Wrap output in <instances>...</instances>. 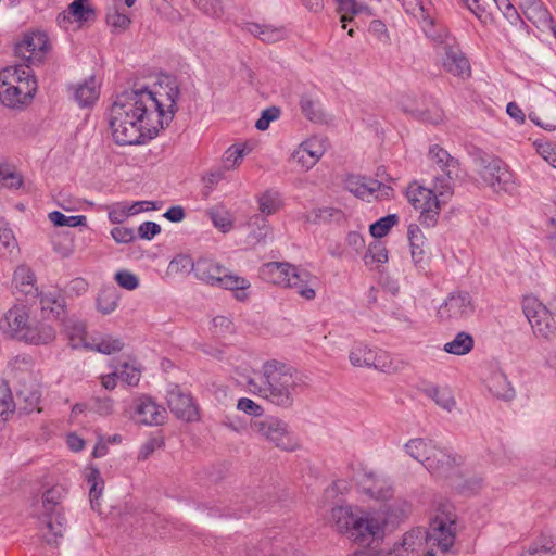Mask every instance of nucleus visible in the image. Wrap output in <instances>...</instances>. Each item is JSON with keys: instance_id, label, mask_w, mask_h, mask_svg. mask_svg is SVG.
Here are the masks:
<instances>
[{"instance_id": "nucleus-1", "label": "nucleus", "mask_w": 556, "mask_h": 556, "mask_svg": "<svg viewBox=\"0 0 556 556\" xmlns=\"http://www.w3.org/2000/svg\"><path fill=\"white\" fill-rule=\"evenodd\" d=\"M178 87L167 92V109L156 94L141 87L115 97L108 112L109 127L118 146L144 144L169 125L177 110Z\"/></svg>"}, {"instance_id": "nucleus-2", "label": "nucleus", "mask_w": 556, "mask_h": 556, "mask_svg": "<svg viewBox=\"0 0 556 556\" xmlns=\"http://www.w3.org/2000/svg\"><path fill=\"white\" fill-rule=\"evenodd\" d=\"M301 377L287 364L270 359L263 364L258 380L249 378L248 389L271 404L289 408L294 403V396L301 387Z\"/></svg>"}, {"instance_id": "nucleus-3", "label": "nucleus", "mask_w": 556, "mask_h": 556, "mask_svg": "<svg viewBox=\"0 0 556 556\" xmlns=\"http://www.w3.org/2000/svg\"><path fill=\"white\" fill-rule=\"evenodd\" d=\"M262 278L273 285L295 289L303 299L311 301L316 296L319 280L307 269L287 262H269L260 269Z\"/></svg>"}, {"instance_id": "nucleus-4", "label": "nucleus", "mask_w": 556, "mask_h": 556, "mask_svg": "<svg viewBox=\"0 0 556 556\" xmlns=\"http://www.w3.org/2000/svg\"><path fill=\"white\" fill-rule=\"evenodd\" d=\"M37 91L31 68L16 65L0 73V101L8 108H20L29 102Z\"/></svg>"}, {"instance_id": "nucleus-5", "label": "nucleus", "mask_w": 556, "mask_h": 556, "mask_svg": "<svg viewBox=\"0 0 556 556\" xmlns=\"http://www.w3.org/2000/svg\"><path fill=\"white\" fill-rule=\"evenodd\" d=\"M194 276L213 287H219L233 292L238 301L249 298L251 283L244 277L230 273L226 267L210 258H199L195 262Z\"/></svg>"}, {"instance_id": "nucleus-6", "label": "nucleus", "mask_w": 556, "mask_h": 556, "mask_svg": "<svg viewBox=\"0 0 556 556\" xmlns=\"http://www.w3.org/2000/svg\"><path fill=\"white\" fill-rule=\"evenodd\" d=\"M479 175L496 193H513L517 189L515 174L509 166L495 155L482 154L476 159Z\"/></svg>"}, {"instance_id": "nucleus-7", "label": "nucleus", "mask_w": 556, "mask_h": 556, "mask_svg": "<svg viewBox=\"0 0 556 556\" xmlns=\"http://www.w3.org/2000/svg\"><path fill=\"white\" fill-rule=\"evenodd\" d=\"M408 202L420 212L419 222L427 228L434 227L441 211V201L446 197H441L437 189L434 190L420 186L418 182L409 184L406 190Z\"/></svg>"}, {"instance_id": "nucleus-8", "label": "nucleus", "mask_w": 556, "mask_h": 556, "mask_svg": "<svg viewBox=\"0 0 556 556\" xmlns=\"http://www.w3.org/2000/svg\"><path fill=\"white\" fill-rule=\"evenodd\" d=\"M354 367L375 368L386 374H396L403 369L404 363L393 358L388 352L371 349L364 343H355L349 354Z\"/></svg>"}, {"instance_id": "nucleus-9", "label": "nucleus", "mask_w": 556, "mask_h": 556, "mask_svg": "<svg viewBox=\"0 0 556 556\" xmlns=\"http://www.w3.org/2000/svg\"><path fill=\"white\" fill-rule=\"evenodd\" d=\"M456 538V514L450 504H442L431 518L427 540L441 551L447 552Z\"/></svg>"}, {"instance_id": "nucleus-10", "label": "nucleus", "mask_w": 556, "mask_h": 556, "mask_svg": "<svg viewBox=\"0 0 556 556\" xmlns=\"http://www.w3.org/2000/svg\"><path fill=\"white\" fill-rule=\"evenodd\" d=\"M255 431L268 443L285 452H294L300 447L296 435L289 424L278 417L267 416L254 422Z\"/></svg>"}, {"instance_id": "nucleus-11", "label": "nucleus", "mask_w": 556, "mask_h": 556, "mask_svg": "<svg viewBox=\"0 0 556 556\" xmlns=\"http://www.w3.org/2000/svg\"><path fill=\"white\" fill-rule=\"evenodd\" d=\"M65 494L62 485H53L47 489L41 496L42 514L47 517L46 527L51 532L45 540L49 545H56L59 539L63 536L65 529V517L58 510Z\"/></svg>"}, {"instance_id": "nucleus-12", "label": "nucleus", "mask_w": 556, "mask_h": 556, "mask_svg": "<svg viewBox=\"0 0 556 556\" xmlns=\"http://www.w3.org/2000/svg\"><path fill=\"white\" fill-rule=\"evenodd\" d=\"M428 155L442 172V175L435 177L437 191L441 197H450L453 193V181L458 176V160L439 144L430 146Z\"/></svg>"}, {"instance_id": "nucleus-13", "label": "nucleus", "mask_w": 556, "mask_h": 556, "mask_svg": "<svg viewBox=\"0 0 556 556\" xmlns=\"http://www.w3.org/2000/svg\"><path fill=\"white\" fill-rule=\"evenodd\" d=\"M400 106L405 114L421 123L439 125L445 119L444 111L431 96L405 98L401 101Z\"/></svg>"}, {"instance_id": "nucleus-14", "label": "nucleus", "mask_w": 556, "mask_h": 556, "mask_svg": "<svg viewBox=\"0 0 556 556\" xmlns=\"http://www.w3.org/2000/svg\"><path fill=\"white\" fill-rule=\"evenodd\" d=\"M50 50V42L45 31L35 30L23 35L22 39L15 43V54L21 58L27 66L40 64Z\"/></svg>"}, {"instance_id": "nucleus-15", "label": "nucleus", "mask_w": 556, "mask_h": 556, "mask_svg": "<svg viewBox=\"0 0 556 556\" xmlns=\"http://www.w3.org/2000/svg\"><path fill=\"white\" fill-rule=\"evenodd\" d=\"M386 516L376 511H364L357 516L351 539L361 545H370L383 538Z\"/></svg>"}, {"instance_id": "nucleus-16", "label": "nucleus", "mask_w": 556, "mask_h": 556, "mask_svg": "<svg viewBox=\"0 0 556 556\" xmlns=\"http://www.w3.org/2000/svg\"><path fill=\"white\" fill-rule=\"evenodd\" d=\"M522 311L535 336L547 339L552 334L554 319L547 307L538 298L533 295L525 296Z\"/></svg>"}, {"instance_id": "nucleus-17", "label": "nucleus", "mask_w": 556, "mask_h": 556, "mask_svg": "<svg viewBox=\"0 0 556 556\" xmlns=\"http://www.w3.org/2000/svg\"><path fill=\"white\" fill-rule=\"evenodd\" d=\"M475 312V304L467 291H453L438 308L441 320H460L470 317Z\"/></svg>"}, {"instance_id": "nucleus-18", "label": "nucleus", "mask_w": 556, "mask_h": 556, "mask_svg": "<svg viewBox=\"0 0 556 556\" xmlns=\"http://www.w3.org/2000/svg\"><path fill=\"white\" fill-rule=\"evenodd\" d=\"M167 404L170 412L187 422L199 420V409L190 393L184 392L180 387L174 386L167 392Z\"/></svg>"}, {"instance_id": "nucleus-19", "label": "nucleus", "mask_w": 556, "mask_h": 556, "mask_svg": "<svg viewBox=\"0 0 556 556\" xmlns=\"http://www.w3.org/2000/svg\"><path fill=\"white\" fill-rule=\"evenodd\" d=\"M30 321L29 309L25 305H14L0 318V331L21 341Z\"/></svg>"}, {"instance_id": "nucleus-20", "label": "nucleus", "mask_w": 556, "mask_h": 556, "mask_svg": "<svg viewBox=\"0 0 556 556\" xmlns=\"http://www.w3.org/2000/svg\"><path fill=\"white\" fill-rule=\"evenodd\" d=\"M134 413L137 422L147 426L162 425L167 416L166 409L147 395L134 401Z\"/></svg>"}, {"instance_id": "nucleus-21", "label": "nucleus", "mask_w": 556, "mask_h": 556, "mask_svg": "<svg viewBox=\"0 0 556 556\" xmlns=\"http://www.w3.org/2000/svg\"><path fill=\"white\" fill-rule=\"evenodd\" d=\"M359 486L364 494L376 501L387 502L394 495L390 479L372 471L364 473Z\"/></svg>"}, {"instance_id": "nucleus-22", "label": "nucleus", "mask_w": 556, "mask_h": 556, "mask_svg": "<svg viewBox=\"0 0 556 556\" xmlns=\"http://www.w3.org/2000/svg\"><path fill=\"white\" fill-rule=\"evenodd\" d=\"M442 60L443 68L453 76L466 79L471 75V66L469 60L460 50L458 42L450 46V49L439 54Z\"/></svg>"}, {"instance_id": "nucleus-23", "label": "nucleus", "mask_w": 556, "mask_h": 556, "mask_svg": "<svg viewBox=\"0 0 556 556\" xmlns=\"http://www.w3.org/2000/svg\"><path fill=\"white\" fill-rule=\"evenodd\" d=\"M462 464V457L446 450L434 446L430 457H427L425 468L432 475L448 476Z\"/></svg>"}, {"instance_id": "nucleus-24", "label": "nucleus", "mask_w": 556, "mask_h": 556, "mask_svg": "<svg viewBox=\"0 0 556 556\" xmlns=\"http://www.w3.org/2000/svg\"><path fill=\"white\" fill-rule=\"evenodd\" d=\"M63 332L67 338L68 345L74 349L87 350L90 348V340L87 338V327L85 321L76 316H66L61 320Z\"/></svg>"}, {"instance_id": "nucleus-25", "label": "nucleus", "mask_w": 556, "mask_h": 556, "mask_svg": "<svg viewBox=\"0 0 556 556\" xmlns=\"http://www.w3.org/2000/svg\"><path fill=\"white\" fill-rule=\"evenodd\" d=\"M56 338L55 329L45 321H33L30 319L21 342L34 345H47Z\"/></svg>"}, {"instance_id": "nucleus-26", "label": "nucleus", "mask_w": 556, "mask_h": 556, "mask_svg": "<svg viewBox=\"0 0 556 556\" xmlns=\"http://www.w3.org/2000/svg\"><path fill=\"white\" fill-rule=\"evenodd\" d=\"M324 150L315 140H308L299 146L292 153V159L305 170L311 169L323 156Z\"/></svg>"}, {"instance_id": "nucleus-27", "label": "nucleus", "mask_w": 556, "mask_h": 556, "mask_svg": "<svg viewBox=\"0 0 556 556\" xmlns=\"http://www.w3.org/2000/svg\"><path fill=\"white\" fill-rule=\"evenodd\" d=\"M523 15L536 27H545L552 23V15L542 0H520Z\"/></svg>"}, {"instance_id": "nucleus-28", "label": "nucleus", "mask_w": 556, "mask_h": 556, "mask_svg": "<svg viewBox=\"0 0 556 556\" xmlns=\"http://www.w3.org/2000/svg\"><path fill=\"white\" fill-rule=\"evenodd\" d=\"M485 384L493 396L510 401L515 397V390L508 381L507 376L501 370L492 371L485 380Z\"/></svg>"}, {"instance_id": "nucleus-29", "label": "nucleus", "mask_w": 556, "mask_h": 556, "mask_svg": "<svg viewBox=\"0 0 556 556\" xmlns=\"http://www.w3.org/2000/svg\"><path fill=\"white\" fill-rule=\"evenodd\" d=\"M74 99L80 108L94 104L100 96V86L94 77H89L74 88Z\"/></svg>"}, {"instance_id": "nucleus-30", "label": "nucleus", "mask_w": 556, "mask_h": 556, "mask_svg": "<svg viewBox=\"0 0 556 556\" xmlns=\"http://www.w3.org/2000/svg\"><path fill=\"white\" fill-rule=\"evenodd\" d=\"M356 514L353 513L350 506H337L331 510V519L339 532L346 533L351 538L356 519Z\"/></svg>"}, {"instance_id": "nucleus-31", "label": "nucleus", "mask_w": 556, "mask_h": 556, "mask_svg": "<svg viewBox=\"0 0 556 556\" xmlns=\"http://www.w3.org/2000/svg\"><path fill=\"white\" fill-rule=\"evenodd\" d=\"M405 12L414 17L433 26L431 17L432 3L430 0H397Z\"/></svg>"}, {"instance_id": "nucleus-32", "label": "nucleus", "mask_w": 556, "mask_h": 556, "mask_svg": "<svg viewBox=\"0 0 556 556\" xmlns=\"http://www.w3.org/2000/svg\"><path fill=\"white\" fill-rule=\"evenodd\" d=\"M432 440L424 438L410 439L405 445V452L414 459L420 462L424 466L426 465L427 457H430L432 450L434 448Z\"/></svg>"}, {"instance_id": "nucleus-33", "label": "nucleus", "mask_w": 556, "mask_h": 556, "mask_svg": "<svg viewBox=\"0 0 556 556\" xmlns=\"http://www.w3.org/2000/svg\"><path fill=\"white\" fill-rule=\"evenodd\" d=\"M42 311H49L60 321L67 316L66 302L62 294L50 292L40 298Z\"/></svg>"}, {"instance_id": "nucleus-34", "label": "nucleus", "mask_w": 556, "mask_h": 556, "mask_svg": "<svg viewBox=\"0 0 556 556\" xmlns=\"http://www.w3.org/2000/svg\"><path fill=\"white\" fill-rule=\"evenodd\" d=\"M247 29L250 34L268 43L277 42L285 38V29L282 27L250 23Z\"/></svg>"}, {"instance_id": "nucleus-35", "label": "nucleus", "mask_w": 556, "mask_h": 556, "mask_svg": "<svg viewBox=\"0 0 556 556\" xmlns=\"http://www.w3.org/2000/svg\"><path fill=\"white\" fill-rule=\"evenodd\" d=\"M89 344L90 348L87 351H96L106 355L119 352L124 348V342L121 339L110 334L93 337Z\"/></svg>"}, {"instance_id": "nucleus-36", "label": "nucleus", "mask_w": 556, "mask_h": 556, "mask_svg": "<svg viewBox=\"0 0 556 556\" xmlns=\"http://www.w3.org/2000/svg\"><path fill=\"white\" fill-rule=\"evenodd\" d=\"M473 344L472 336L460 331L452 341L444 344L443 350L448 354L462 356L468 354L473 349Z\"/></svg>"}, {"instance_id": "nucleus-37", "label": "nucleus", "mask_w": 556, "mask_h": 556, "mask_svg": "<svg viewBox=\"0 0 556 556\" xmlns=\"http://www.w3.org/2000/svg\"><path fill=\"white\" fill-rule=\"evenodd\" d=\"M119 293L114 286L103 287L97 298V307L104 314H111L118 305Z\"/></svg>"}, {"instance_id": "nucleus-38", "label": "nucleus", "mask_w": 556, "mask_h": 556, "mask_svg": "<svg viewBox=\"0 0 556 556\" xmlns=\"http://www.w3.org/2000/svg\"><path fill=\"white\" fill-rule=\"evenodd\" d=\"M13 282L15 287L25 294H30L35 287L36 277L34 271L26 265H20L13 274Z\"/></svg>"}, {"instance_id": "nucleus-39", "label": "nucleus", "mask_w": 556, "mask_h": 556, "mask_svg": "<svg viewBox=\"0 0 556 556\" xmlns=\"http://www.w3.org/2000/svg\"><path fill=\"white\" fill-rule=\"evenodd\" d=\"M424 392L428 397L432 399L437 405L447 412H451L456 404L454 395L448 388L429 386Z\"/></svg>"}, {"instance_id": "nucleus-40", "label": "nucleus", "mask_w": 556, "mask_h": 556, "mask_svg": "<svg viewBox=\"0 0 556 556\" xmlns=\"http://www.w3.org/2000/svg\"><path fill=\"white\" fill-rule=\"evenodd\" d=\"M258 208L264 215H273L282 206L281 194L279 191L269 189L257 198Z\"/></svg>"}, {"instance_id": "nucleus-41", "label": "nucleus", "mask_w": 556, "mask_h": 556, "mask_svg": "<svg viewBox=\"0 0 556 556\" xmlns=\"http://www.w3.org/2000/svg\"><path fill=\"white\" fill-rule=\"evenodd\" d=\"M556 553V539L551 535H541L538 538L526 552L519 556H544L546 554Z\"/></svg>"}, {"instance_id": "nucleus-42", "label": "nucleus", "mask_w": 556, "mask_h": 556, "mask_svg": "<svg viewBox=\"0 0 556 556\" xmlns=\"http://www.w3.org/2000/svg\"><path fill=\"white\" fill-rule=\"evenodd\" d=\"M206 215L210 217L213 225L223 232H228L232 229V218L230 213L223 206H214L207 210Z\"/></svg>"}, {"instance_id": "nucleus-43", "label": "nucleus", "mask_w": 556, "mask_h": 556, "mask_svg": "<svg viewBox=\"0 0 556 556\" xmlns=\"http://www.w3.org/2000/svg\"><path fill=\"white\" fill-rule=\"evenodd\" d=\"M15 410V403L8 383H0V425L7 421Z\"/></svg>"}, {"instance_id": "nucleus-44", "label": "nucleus", "mask_w": 556, "mask_h": 556, "mask_svg": "<svg viewBox=\"0 0 556 556\" xmlns=\"http://www.w3.org/2000/svg\"><path fill=\"white\" fill-rule=\"evenodd\" d=\"M195 273V262L187 254H178L168 264L167 273L169 275H187Z\"/></svg>"}, {"instance_id": "nucleus-45", "label": "nucleus", "mask_w": 556, "mask_h": 556, "mask_svg": "<svg viewBox=\"0 0 556 556\" xmlns=\"http://www.w3.org/2000/svg\"><path fill=\"white\" fill-rule=\"evenodd\" d=\"M224 179V170L222 168H215L206 172L201 177L202 189L201 194L204 199H207L214 191L216 186Z\"/></svg>"}, {"instance_id": "nucleus-46", "label": "nucleus", "mask_w": 556, "mask_h": 556, "mask_svg": "<svg viewBox=\"0 0 556 556\" xmlns=\"http://www.w3.org/2000/svg\"><path fill=\"white\" fill-rule=\"evenodd\" d=\"M256 225L257 229L252 230L249 235V239L253 243L265 242L266 239L271 235V228L268 222L258 215L251 218L250 226Z\"/></svg>"}, {"instance_id": "nucleus-47", "label": "nucleus", "mask_w": 556, "mask_h": 556, "mask_svg": "<svg viewBox=\"0 0 556 556\" xmlns=\"http://www.w3.org/2000/svg\"><path fill=\"white\" fill-rule=\"evenodd\" d=\"M397 223L399 216L396 214H389L384 217H381L380 219L370 225V235L374 238H383Z\"/></svg>"}, {"instance_id": "nucleus-48", "label": "nucleus", "mask_w": 556, "mask_h": 556, "mask_svg": "<svg viewBox=\"0 0 556 556\" xmlns=\"http://www.w3.org/2000/svg\"><path fill=\"white\" fill-rule=\"evenodd\" d=\"M300 106L302 113L312 122L323 119V112L318 101L312 99L308 94H303L300 99Z\"/></svg>"}, {"instance_id": "nucleus-49", "label": "nucleus", "mask_w": 556, "mask_h": 556, "mask_svg": "<svg viewBox=\"0 0 556 556\" xmlns=\"http://www.w3.org/2000/svg\"><path fill=\"white\" fill-rule=\"evenodd\" d=\"M49 219L53 223V225L59 227H78L86 225V216L84 215H72L66 216L59 211H53L49 214Z\"/></svg>"}, {"instance_id": "nucleus-50", "label": "nucleus", "mask_w": 556, "mask_h": 556, "mask_svg": "<svg viewBox=\"0 0 556 556\" xmlns=\"http://www.w3.org/2000/svg\"><path fill=\"white\" fill-rule=\"evenodd\" d=\"M428 36L431 38L438 54L450 49V46L457 43L456 38L443 28L435 30L433 34L429 33Z\"/></svg>"}, {"instance_id": "nucleus-51", "label": "nucleus", "mask_w": 556, "mask_h": 556, "mask_svg": "<svg viewBox=\"0 0 556 556\" xmlns=\"http://www.w3.org/2000/svg\"><path fill=\"white\" fill-rule=\"evenodd\" d=\"M87 481L89 484H91L90 491H89V497H90V504H91L92 508H94L97 501L99 500V497L102 494V490H103V485H104V482L101 478L100 470L98 468H91L90 472L87 477Z\"/></svg>"}, {"instance_id": "nucleus-52", "label": "nucleus", "mask_w": 556, "mask_h": 556, "mask_svg": "<svg viewBox=\"0 0 556 556\" xmlns=\"http://www.w3.org/2000/svg\"><path fill=\"white\" fill-rule=\"evenodd\" d=\"M338 3V10L341 13L342 28H346L349 22L353 20V15L362 11L363 5L356 3L355 0H334Z\"/></svg>"}, {"instance_id": "nucleus-53", "label": "nucleus", "mask_w": 556, "mask_h": 556, "mask_svg": "<svg viewBox=\"0 0 556 556\" xmlns=\"http://www.w3.org/2000/svg\"><path fill=\"white\" fill-rule=\"evenodd\" d=\"M68 15L73 16L76 22L83 23L90 20L94 15V10L85 5L83 0H74L67 9Z\"/></svg>"}, {"instance_id": "nucleus-54", "label": "nucleus", "mask_w": 556, "mask_h": 556, "mask_svg": "<svg viewBox=\"0 0 556 556\" xmlns=\"http://www.w3.org/2000/svg\"><path fill=\"white\" fill-rule=\"evenodd\" d=\"M364 261L366 265L384 264L388 262V250L380 243L370 244L365 253Z\"/></svg>"}, {"instance_id": "nucleus-55", "label": "nucleus", "mask_w": 556, "mask_h": 556, "mask_svg": "<svg viewBox=\"0 0 556 556\" xmlns=\"http://www.w3.org/2000/svg\"><path fill=\"white\" fill-rule=\"evenodd\" d=\"M194 4L204 14L212 17H220L224 14L222 0H193Z\"/></svg>"}, {"instance_id": "nucleus-56", "label": "nucleus", "mask_w": 556, "mask_h": 556, "mask_svg": "<svg viewBox=\"0 0 556 556\" xmlns=\"http://www.w3.org/2000/svg\"><path fill=\"white\" fill-rule=\"evenodd\" d=\"M128 202H116L108 206V217L112 224L124 223L130 214L127 212Z\"/></svg>"}, {"instance_id": "nucleus-57", "label": "nucleus", "mask_w": 556, "mask_h": 556, "mask_svg": "<svg viewBox=\"0 0 556 556\" xmlns=\"http://www.w3.org/2000/svg\"><path fill=\"white\" fill-rule=\"evenodd\" d=\"M425 248L426 245L409 244L412 261L420 271H425L429 266V257Z\"/></svg>"}, {"instance_id": "nucleus-58", "label": "nucleus", "mask_w": 556, "mask_h": 556, "mask_svg": "<svg viewBox=\"0 0 556 556\" xmlns=\"http://www.w3.org/2000/svg\"><path fill=\"white\" fill-rule=\"evenodd\" d=\"M345 188L357 198L368 197V189L365 187V177L351 175L345 180Z\"/></svg>"}, {"instance_id": "nucleus-59", "label": "nucleus", "mask_w": 556, "mask_h": 556, "mask_svg": "<svg viewBox=\"0 0 556 556\" xmlns=\"http://www.w3.org/2000/svg\"><path fill=\"white\" fill-rule=\"evenodd\" d=\"M117 285L126 290L132 291L139 287V278L129 270H119L115 274Z\"/></svg>"}, {"instance_id": "nucleus-60", "label": "nucleus", "mask_w": 556, "mask_h": 556, "mask_svg": "<svg viewBox=\"0 0 556 556\" xmlns=\"http://www.w3.org/2000/svg\"><path fill=\"white\" fill-rule=\"evenodd\" d=\"M33 366H34V359L28 354L16 355L13 358H11L9 362V367L11 368L12 371H15V372L28 371L33 368Z\"/></svg>"}, {"instance_id": "nucleus-61", "label": "nucleus", "mask_w": 556, "mask_h": 556, "mask_svg": "<svg viewBox=\"0 0 556 556\" xmlns=\"http://www.w3.org/2000/svg\"><path fill=\"white\" fill-rule=\"evenodd\" d=\"M280 116V109L277 106H270L265 109L260 118L255 123V127L258 130H266L269 127L270 122L278 119Z\"/></svg>"}, {"instance_id": "nucleus-62", "label": "nucleus", "mask_w": 556, "mask_h": 556, "mask_svg": "<svg viewBox=\"0 0 556 556\" xmlns=\"http://www.w3.org/2000/svg\"><path fill=\"white\" fill-rule=\"evenodd\" d=\"M106 22L115 29L125 30L130 24V18L127 14L121 13L117 10L108 13Z\"/></svg>"}, {"instance_id": "nucleus-63", "label": "nucleus", "mask_w": 556, "mask_h": 556, "mask_svg": "<svg viewBox=\"0 0 556 556\" xmlns=\"http://www.w3.org/2000/svg\"><path fill=\"white\" fill-rule=\"evenodd\" d=\"M16 240L13 231L4 226H0V252L11 253L16 248Z\"/></svg>"}, {"instance_id": "nucleus-64", "label": "nucleus", "mask_w": 556, "mask_h": 556, "mask_svg": "<svg viewBox=\"0 0 556 556\" xmlns=\"http://www.w3.org/2000/svg\"><path fill=\"white\" fill-rule=\"evenodd\" d=\"M237 409L254 417H260L264 413V409L261 405L248 397H241L238 400Z\"/></svg>"}]
</instances>
